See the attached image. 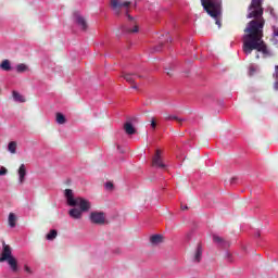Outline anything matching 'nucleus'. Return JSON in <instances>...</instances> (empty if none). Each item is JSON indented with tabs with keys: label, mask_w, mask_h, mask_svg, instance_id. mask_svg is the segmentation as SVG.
I'll return each mask as SVG.
<instances>
[{
	"label": "nucleus",
	"mask_w": 278,
	"mask_h": 278,
	"mask_svg": "<svg viewBox=\"0 0 278 278\" xmlns=\"http://www.w3.org/2000/svg\"><path fill=\"white\" fill-rule=\"evenodd\" d=\"M249 14L247 18H254L248 23V27L244 29L245 35L243 36V53L251 55L253 51L258 53H268V48L264 38V8H262V0H252L248 8Z\"/></svg>",
	"instance_id": "f257e3e1"
},
{
	"label": "nucleus",
	"mask_w": 278,
	"mask_h": 278,
	"mask_svg": "<svg viewBox=\"0 0 278 278\" xmlns=\"http://www.w3.org/2000/svg\"><path fill=\"white\" fill-rule=\"evenodd\" d=\"M64 195L67 201V205H70V207H80V208L70 210L68 214L71 218L79 220L84 212H88L91 207L90 201L84 198H75L71 189H65Z\"/></svg>",
	"instance_id": "f03ea898"
},
{
	"label": "nucleus",
	"mask_w": 278,
	"mask_h": 278,
	"mask_svg": "<svg viewBox=\"0 0 278 278\" xmlns=\"http://www.w3.org/2000/svg\"><path fill=\"white\" fill-rule=\"evenodd\" d=\"M205 13L212 18H216L223 12V0H200Z\"/></svg>",
	"instance_id": "7ed1b4c3"
},
{
	"label": "nucleus",
	"mask_w": 278,
	"mask_h": 278,
	"mask_svg": "<svg viewBox=\"0 0 278 278\" xmlns=\"http://www.w3.org/2000/svg\"><path fill=\"white\" fill-rule=\"evenodd\" d=\"M8 262L13 273L18 271V261L12 255V248L3 243L2 252L0 254V263Z\"/></svg>",
	"instance_id": "20e7f679"
},
{
	"label": "nucleus",
	"mask_w": 278,
	"mask_h": 278,
	"mask_svg": "<svg viewBox=\"0 0 278 278\" xmlns=\"http://www.w3.org/2000/svg\"><path fill=\"white\" fill-rule=\"evenodd\" d=\"M131 5V1L121 2V0H111V8L114 10L115 14H121V8H128Z\"/></svg>",
	"instance_id": "39448f33"
},
{
	"label": "nucleus",
	"mask_w": 278,
	"mask_h": 278,
	"mask_svg": "<svg viewBox=\"0 0 278 278\" xmlns=\"http://www.w3.org/2000/svg\"><path fill=\"white\" fill-rule=\"evenodd\" d=\"M89 218L93 225H105V213L103 212H91Z\"/></svg>",
	"instance_id": "423d86ee"
},
{
	"label": "nucleus",
	"mask_w": 278,
	"mask_h": 278,
	"mask_svg": "<svg viewBox=\"0 0 278 278\" xmlns=\"http://www.w3.org/2000/svg\"><path fill=\"white\" fill-rule=\"evenodd\" d=\"M152 166H154V168H166V165L162 162V150H156L152 159Z\"/></svg>",
	"instance_id": "0eeeda50"
},
{
	"label": "nucleus",
	"mask_w": 278,
	"mask_h": 278,
	"mask_svg": "<svg viewBox=\"0 0 278 278\" xmlns=\"http://www.w3.org/2000/svg\"><path fill=\"white\" fill-rule=\"evenodd\" d=\"M74 21L83 31H86L88 29V22H86V18L79 15V12L74 13Z\"/></svg>",
	"instance_id": "6e6552de"
},
{
	"label": "nucleus",
	"mask_w": 278,
	"mask_h": 278,
	"mask_svg": "<svg viewBox=\"0 0 278 278\" xmlns=\"http://www.w3.org/2000/svg\"><path fill=\"white\" fill-rule=\"evenodd\" d=\"M17 175L20 184H25V177L27 176V167H25V164H21L17 169Z\"/></svg>",
	"instance_id": "1a4fd4ad"
},
{
	"label": "nucleus",
	"mask_w": 278,
	"mask_h": 278,
	"mask_svg": "<svg viewBox=\"0 0 278 278\" xmlns=\"http://www.w3.org/2000/svg\"><path fill=\"white\" fill-rule=\"evenodd\" d=\"M124 130L128 136H134V134H136V128L134 127V124H131V122H127L124 124Z\"/></svg>",
	"instance_id": "9d476101"
},
{
	"label": "nucleus",
	"mask_w": 278,
	"mask_h": 278,
	"mask_svg": "<svg viewBox=\"0 0 278 278\" xmlns=\"http://www.w3.org/2000/svg\"><path fill=\"white\" fill-rule=\"evenodd\" d=\"M165 121H176V123H178V125H184V123H186V119L181 118V117H177V115H170V114H165Z\"/></svg>",
	"instance_id": "9b49d317"
},
{
	"label": "nucleus",
	"mask_w": 278,
	"mask_h": 278,
	"mask_svg": "<svg viewBox=\"0 0 278 278\" xmlns=\"http://www.w3.org/2000/svg\"><path fill=\"white\" fill-rule=\"evenodd\" d=\"M150 242L151 244H154V245L162 244V242H164V236L153 235L152 237H150Z\"/></svg>",
	"instance_id": "f8f14e48"
},
{
	"label": "nucleus",
	"mask_w": 278,
	"mask_h": 278,
	"mask_svg": "<svg viewBox=\"0 0 278 278\" xmlns=\"http://www.w3.org/2000/svg\"><path fill=\"white\" fill-rule=\"evenodd\" d=\"M213 242H215V244H220L222 247H227V241H225V239H223V237L213 236Z\"/></svg>",
	"instance_id": "ddd939ff"
},
{
	"label": "nucleus",
	"mask_w": 278,
	"mask_h": 278,
	"mask_svg": "<svg viewBox=\"0 0 278 278\" xmlns=\"http://www.w3.org/2000/svg\"><path fill=\"white\" fill-rule=\"evenodd\" d=\"M0 68L2 71H12V65L10 64V60L5 59L1 62Z\"/></svg>",
	"instance_id": "4468645a"
},
{
	"label": "nucleus",
	"mask_w": 278,
	"mask_h": 278,
	"mask_svg": "<svg viewBox=\"0 0 278 278\" xmlns=\"http://www.w3.org/2000/svg\"><path fill=\"white\" fill-rule=\"evenodd\" d=\"M13 99L17 101V103H25V97H23L18 91H13Z\"/></svg>",
	"instance_id": "2eb2a0df"
},
{
	"label": "nucleus",
	"mask_w": 278,
	"mask_h": 278,
	"mask_svg": "<svg viewBox=\"0 0 278 278\" xmlns=\"http://www.w3.org/2000/svg\"><path fill=\"white\" fill-rule=\"evenodd\" d=\"M123 77L128 84H135L136 81V74H123Z\"/></svg>",
	"instance_id": "dca6fc26"
},
{
	"label": "nucleus",
	"mask_w": 278,
	"mask_h": 278,
	"mask_svg": "<svg viewBox=\"0 0 278 278\" xmlns=\"http://www.w3.org/2000/svg\"><path fill=\"white\" fill-rule=\"evenodd\" d=\"M201 255H203V248H201V244H198L195 255H194L195 262H201Z\"/></svg>",
	"instance_id": "f3484780"
},
{
	"label": "nucleus",
	"mask_w": 278,
	"mask_h": 278,
	"mask_svg": "<svg viewBox=\"0 0 278 278\" xmlns=\"http://www.w3.org/2000/svg\"><path fill=\"white\" fill-rule=\"evenodd\" d=\"M9 226L12 228L16 227V215L14 213L9 214Z\"/></svg>",
	"instance_id": "a211bd4d"
},
{
	"label": "nucleus",
	"mask_w": 278,
	"mask_h": 278,
	"mask_svg": "<svg viewBox=\"0 0 278 278\" xmlns=\"http://www.w3.org/2000/svg\"><path fill=\"white\" fill-rule=\"evenodd\" d=\"M138 30L139 27L137 24H135L132 28L124 27V31H126V34H138Z\"/></svg>",
	"instance_id": "6ab92c4d"
},
{
	"label": "nucleus",
	"mask_w": 278,
	"mask_h": 278,
	"mask_svg": "<svg viewBox=\"0 0 278 278\" xmlns=\"http://www.w3.org/2000/svg\"><path fill=\"white\" fill-rule=\"evenodd\" d=\"M56 123L59 125H64L66 123V117L62 113H56Z\"/></svg>",
	"instance_id": "aec40b11"
},
{
	"label": "nucleus",
	"mask_w": 278,
	"mask_h": 278,
	"mask_svg": "<svg viewBox=\"0 0 278 278\" xmlns=\"http://www.w3.org/2000/svg\"><path fill=\"white\" fill-rule=\"evenodd\" d=\"M16 147H17L16 141H11L8 146L10 153H13V154L16 153Z\"/></svg>",
	"instance_id": "412c9836"
},
{
	"label": "nucleus",
	"mask_w": 278,
	"mask_h": 278,
	"mask_svg": "<svg viewBox=\"0 0 278 278\" xmlns=\"http://www.w3.org/2000/svg\"><path fill=\"white\" fill-rule=\"evenodd\" d=\"M58 238V230H50L47 235V240H55Z\"/></svg>",
	"instance_id": "4be33fe9"
},
{
	"label": "nucleus",
	"mask_w": 278,
	"mask_h": 278,
	"mask_svg": "<svg viewBox=\"0 0 278 278\" xmlns=\"http://www.w3.org/2000/svg\"><path fill=\"white\" fill-rule=\"evenodd\" d=\"M27 65L26 64H23V63H21V64H18L17 66H16V71L18 72V73H25V71H27Z\"/></svg>",
	"instance_id": "5701e85b"
},
{
	"label": "nucleus",
	"mask_w": 278,
	"mask_h": 278,
	"mask_svg": "<svg viewBox=\"0 0 278 278\" xmlns=\"http://www.w3.org/2000/svg\"><path fill=\"white\" fill-rule=\"evenodd\" d=\"M105 188H106V190H113L114 189V184L109 181V182L105 184Z\"/></svg>",
	"instance_id": "b1692460"
},
{
	"label": "nucleus",
	"mask_w": 278,
	"mask_h": 278,
	"mask_svg": "<svg viewBox=\"0 0 278 278\" xmlns=\"http://www.w3.org/2000/svg\"><path fill=\"white\" fill-rule=\"evenodd\" d=\"M2 175H8V168H5V167H1V168H0V177H1Z\"/></svg>",
	"instance_id": "393cba45"
},
{
	"label": "nucleus",
	"mask_w": 278,
	"mask_h": 278,
	"mask_svg": "<svg viewBox=\"0 0 278 278\" xmlns=\"http://www.w3.org/2000/svg\"><path fill=\"white\" fill-rule=\"evenodd\" d=\"M151 127L152 129H155V127H157V123H155V118L151 119Z\"/></svg>",
	"instance_id": "a878e982"
},
{
	"label": "nucleus",
	"mask_w": 278,
	"mask_h": 278,
	"mask_svg": "<svg viewBox=\"0 0 278 278\" xmlns=\"http://www.w3.org/2000/svg\"><path fill=\"white\" fill-rule=\"evenodd\" d=\"M220 15V13L216 16V17H214L215 18V23H216V25L218 26V27H220V20H218V16Z\"/></svg>",
	"instance_id": "bb28decb"
},
{
	"label": "nucleus",
	"mask_w": 278,
	"mask_h": 278,
	"mask_svg": "<svg viewBox=\"0 0 278 278\" xmlns=\"http://www.w3.org/2000/svg\"><path fill=\"white\" fill-rule=\"evenodd\" d=\"M24 270H25L26 273L31 274V268H29V266H27V265L24 266Z\"/></svg>",
	"instance_id": "cd10ccee"
},
{
	"label": "nucleus",
	"mask_w": 278,
	"mask_h": 278,
	"mask_svg": "<svg viewBox=\"0 0 278 278\" xmlns=\"http://www.w3.org/2000/svg\"><path fill=\"white\" fill-rule=\"evenodd\" d=\"M274 36L278 38V27H274Z\"/></svg>",
	"instance_id": "c85d7f7f"
},
{
	"label": "nucleus",
	"mask_w": 278,
	"mask_h": 278,
	"mask_svg": "<svg viewBox=\"0 0 278 278\" xmlns=\"http://www.w3.org/2000/svg\"><path fill=\"white\" fill-rule=\"evenodd\" d=\"M126 16L129 18V21H134V17H131V15H129V11L126 10Z\"/></svg>",
	"instance_id": "c756f323"
},
{
	"label": "nucleus",
	"mask_w": 278,
	"mask_h": 278,
	"mask_svg": "<svg viewBox=\"0 0 278 278\" xmlns=\"http://www.w3.org/2000/svg\"><path fill=\"white\" fill-rule=\"evenodd\" d=\"M166 75H169V77L173 76V73H170V70H166Z\"/></svg>",
	"instance_id": "7c9ffc66"
},
{
	"label": "nucleus",
	"mask_w": 278,
	"mask_h": 278,
	"mask_svg": "<svg viewBox=\"0 0 278 278\" xmlns=\"http://www.w3.org/2000/svg\"><path fill=\"white\" fill-rule=\"evenodd\" d=\"M155 51H162V45L155 48Z\"/></svg>",
	"instance_id": "2f4dec72"
},
{
	"label": "nucleus",
	"mask_w": 278,
	"mask_h": 278,
	"mask_svg": "<svg viewBox=\"0 0 278 278\" xmlns=\"http://www.w3.org/2000/svg\"><path fill=\"white\" fill-rule=\"evenodd\" d=\"M181 210H182V211L188 210V205H185V206H184V205H181Z\"/></svg>",
	"instance_id": "473e14b6"
},
{
	"label": "nucleus",
	"mask_w": 278,
	"mask_h": 278,
	"mask_svg": "<svg viewBox=\"0 0 278 278\" xmlns=\"http://www.w3.org/2000/svg\"><path fill=\"white\" fill-rule=\"evenodd\" d=\"M274 88L275 90H278V83H275Z\"/></svg>",
	"instance_id": "72a5a7b5"
},
{
	"label": "nucleus",
	"mask_w": 278,
	"mask_h": 278,
	"mask_svg": "<svg viewBox=\"0 0 278 278\" xmlns=\"http://www.w3.org/2000/svg\"><path fill=\"white\" fill-rule=\"evenodd\" d=\"M131 88H134L135 90H138V86L132 85Z\"/></svg>",
	"instance_id": "f704fd0d"
},
{
	"label": "nucleus",
	"mask_w": 278,
	"mask_h": 278,
	"mask_svg": "<svg viewBox=\"0 0 278 278\" xmlns=\"http://www.w3.org/2000/svg\"><path fill=\"white\" fill-rule=\"evenodd\" d=\"M276 75H278V65H276Z\"/></svg>",
	"instance_id": "c9c22d12"
},
{
	"label": "nucleus",
	"mask_w": 278,
	"mask_h": 278,
	"mask_svg": "<svg viewBox=\"0 0 278 278\" xmlns=\"http://www.w3.org/2000/svg\"><path fill=\"white\" fill-rule=\"evenodd\" d=\"M167 42H173V39H167Z\"/></svg>",
	"instance_id": "e433bc0d"
},
{
	"label": "nucleus",
	"mask_w": 278,
	"mask_h": 278,
	"mask_svg": "<svg viewBox=\"0 0 278 278\" xmlns=\"http://www.w3.org/2000/svg\"><path fill=\"white\" fill-rule=\"evenodd\" d=\"M256 60H260V54H256Z\"/></svg>",
	"instance_id": "4c0bfd02"
}]
</instances>
